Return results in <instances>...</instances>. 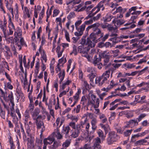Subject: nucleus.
<instances>
[{
    "label": "nucleus",
    "instance_id": "21",
    "mask_svg": "<svg viewBox=\"0 0 149 149\" xmlns=\"http://www.w3.org/2000/svg\"><path fill=\"white\" fill-rule=\"evenodd\" d=\"M3 50L5 56L9 58L11 56V53L10 49L7 45H4V47Z\"/></svg>",
    "mask_w": 149,
    "mask_h": 149
},
{
    "label": "nucleus",
    "instance_id": "22",
    "mask_svg": "<svg viewBox=\"0 0 149 149\" xmlns=\"http://www.w3.org/2000/svg\"><path fill=\"white\" fill-rule=\"evenodd\" d=\"M125 22V20L123 19H118L116 21L114 19L112 21L113 23L114 24L116 28L119 27L120 25L124 23Z\"/></svg>",
    "mask_w": 149,
    "mask_h": 149
},
{
    "label": "nucleus",
    "instance_id": "35",
    "mask_svg": "<svg viewBox=\"0 0 149 149\" xmlns=\"http://www.w3.org/2000/svg\"><path fill=\"white\" fill-rule=\"evenodd\" d=\"M16 95L17 96V102H19V99L21 97V99L22 101L24 100V97L23 93L21 92H17Z\"/></svg>",
    "mask_w": 149,
    "mask_h": 149
},
{
    "label": "nucleus",
    "instance_id": "29",
    "mask_svg": "<svg viewBox=\"0 0 149 149\" xmlns=\"http://www.w3.org/2000/svg\"><path fill=\"white\" fill-rule=\"evenodd\" d=\"M63 49H61L60 45H58L56 48V52L57 53L58 57H60L61 56L63 52Z\"/></svg>",
    "mask_w": 149,
    "mask_h": 149
},
{
    "label": "nucleus",
    "instance_id": "49",
    "mask_svg": "<svg viewBox=\"0 0 149 149\" xmlns=\"http://www.w3.org/2000/svg\"><path fill=\"white\" fill-rule=\"evenodd\" d=\"M70 142L71 140H67L63 143L62 146L63 148H67L70 145Z\"/></svg>",
    "mask_w": 149,
    "mask_h": 149
},
{
    "label": "nucleus",
    "instance_id": "31",
    "mask_svg": "<svg viewBox=\"0 0 149 149\" xmlns=\"http://www.w3.org/2000/svg\"><path fill=\"white\" fill-rule=\"evenodd\" d=\"M8 98V100L10 101V102L12 105V106L13 107L14 105V102L13 94L12 91H10V93L9 94Z\"/></svg>",
    "mask_w": 149,
    "mask_h": 149
},
{
    "label": "nucleus",
    "instance_id": "59",
    "mask_svg": "<svg viewBox=\"0 0 149 149\" xmlns=\"http://www.w3.org/2000/svg\"><path fill=\"white\" fill-rule=\"evenodd\" d=\"M60 12V10L58 9L54 10L53 14V17H55L57 16L59 13Z\"/></svg>",
    "mask_w": 149,
    "mask_h": 149
},
{
    "label": "nucleus",
    "instance_id": "44",
    "mask_svg": "<svg viewBox=\"0 0 149 149\" xmlns=\"http://www.w3.org/2000/svg\"><path fill=\"white\" fill-rule=\"evenodd\" d=\"M97 123V119L95 118L93 119L91 121V124L92 125V129L93 130H95L96 128V125Z\"/></svg>",
    "mask_w": 149,
    "mask_h": 149
},
{
    "label": "nucleus",
    "instance_id": "62",
    "mask_svg": "<svg viewBox=\"0 0 149 149\" xmlns=\"http://www.w3.org/2000/svg\"><path fill=\"white\" fill-rule=\"evenodd\" d=\"M132 131V129L126 130L124 132V135L126 136H130L131 134Z\"/></svg>",
    "mask_w": 149,
    "mask_h": 149
},
{
    "label": "nucleus",
    "instance_id": "19",
    "mask_svg": "<svg viewBox=\"0 0 149 149\" xmlns=\"http://www.w3.org/2000/svg\"><path fill=\"white\" fill-rule=\"evenodd\" d=\"M97 41L96 39L95 41H93L90 38H88L87 39V41L86 42V46L87 47H89V49L90 48L94 47L95 46V43L97 42Z\"/></svg>",
    "mask_w": 149,
    "mask_h": 149
},
{
    "label": "nucleus",
    "instance_id": "10",
    "mask_svg": "<svg viewBox=\"0 0 149 149\" xmlns=\"http://www.w3.org/2000/svg\"><path fill=\"white\" fill-rule=\"evenodd\" d=\"M132 79L131 77L127 78H123L119 79V82L120 83H124L123 84L126 85L128 88H130V80Z\"/></svg>",
    "mask_w": 149,
    "mask_h": 149
},
{
    "label": "nucleus",
    "instance_id": "46",
    "mask_svg": "<svg viewBox=\"0 0 149 149\" xmlns=\"http://www.w3.org/2000/svg\"><path fill=\"white\" fill-rule=\"evenodd\" d=\"M136 7H132L129 10L128 12L127 13L125 14V17H129L130 15L131 12L132 10H135V9H136Z\"/></svg>",
    "mask_w": 149,
    "mask_h": 149
},
{
    "label": "nucleus",
    "instance_id": "20",
    "mask_svg": "<svg viewBox=\"0 0 149 149\" xmlns=\"http://www.w3.org/2000/svg\"><path fill=\"white\" fill-rule=\"evenodd\" d=\"M54 140V137L51 134L47 138L45 139L44 140V143L45 145H47L48 144H51Z\"/></svg>",
    "mask_w": 149,
    "mask_h": 149
},
{
    "label": "nucleus",
    "instance_id": "55",
    "mask_svg": "<svg viewBox=\"0 0 149 149\" xmlns=\"http://www.w3.org/2000/svg\"><path fill=\"white\" fill-rule=\"evenodd\" d=\"M137 86L139 87H141L142 86H146L148 88H149V84L148 83L144 82H143L141 83L138 84Z\"/></svg>",
    "mask_w": 149,
    "mask_h": 149
},
{
    "label": "nucleus",
    "instance_id": "25",
    "mask_svg": "<svg viewBox=\"0 0 149 149\" xmlns=\"http://www.w3.org/2000/svg\"><path fill=\"white\" fill-rule=\"evenodd\" d=\"M82 22V21L81 20H78L75 22L74 25L76 29H80L81 27H82L81 26H83V29L84 30H85V24H83L80 26V27H79V26L81 24Z\"/></svg>",
    "mask_w": 149,
    "mask_h": 149
},
{
    "label": "nucleus",
    "instance_id": "30",
    "mask_svg": "<svg viewBox=\"0 0 149 149\" xmlns=\"http://www.w3.org/2000/svg\"><path fill=\"white\" fill-rule=\"evenodd\" d=\"M27 146L28 148L35 149L34 148V141L31 139H28Z\"/></svg>",
    "mask_w": 149,
    "mask_h": 149
},
{
    "label": "nucleus",
    "instance_id": "39",
    "mask_svg": "<svg viewBox=\"0 0 149 149\" xmlns=\"http://www.w3.org/2000/svg\"><path fill=\"white\" fill-rule=\"evenodd\" d=\"M22 9L23 10V12L24 15H26L29 18L30 17V15L29 10L27 7L25 6L24 9L23 7L22 6Z\"/></svg>",
    "mask_w": 149,
    "mask_h": 149
},
{
    "label": "nucleus",
    "instance_id": "4",
    "mask_svg": "<svg viewBox=\"0 0 149 149\" xmlns=\"http://www.w3.org/2000/svg\"><path fill=\"white\" fill-rule=\"evenodd\" d=\"M83 127V126L81 124H79L76 125V129H75V130H71L70 136L71 137L74 138L77 137L79 135L80 131Z\"/></svg>",
    "mask_w": 149,
    "mask_h": 149
},
{
    "label": "nucleus",
    "instance_id": "63",
    "mask_svg": "<svg viewBox=\"0 0 149 149\" xmlns=\"http://www.w3.org/2000/svg\"><path fill=\"white\" fill-rule=\"evenodd\" d=\"M146 116L145 113L142 114L140 115L139 117L136 119L138 122H140L143 118Z\"/></svg>",
    "mask_w": 149,
    "mask_h": 149
},
{
    "label": "nucleus",
    "instance_id": "12",
    "mask_svg": "<svg viewBox=\"0 0 149 149\" xmlns=\"http://www.w3.org/2000/svg\"><path fill=\"white\" fill-rule=\"evenodd\" d=\"M110 0H103V1H100L97 5V10L94 13V15L98 13L100 9L102 10H104V3L106 2H109Z\"/></svg>",
    "mask_w": 149,
    "mask_h": 149
},
{
    "label": "nucleus",
    "instance_id": "1",
    "mask_svg": "<svg viewBox=\"0 0 149 149\" xmlns=\"http://www.w3.org/2000/svg\"><path fill=\"white\" fill-rule=\"evenodd\" d=\"M99 24L97 23L88 26L86 29V31L87 32L89 29H92L94 33H92L90 35V38L93 41H95L98 36V34L101 33L100 30L98 28Z\"/></svg>",
    "mask_w": 149,
    "mask_h": 149
},
{
    "label": "nucleus",
    "instance_id": "47",
    "mask_svg": "<svg viewBox=\"0 0 149 149\" xmlns=\"http://www.w3.org/2000/svg\"><path fill=\"white\" fill-rule=\"evenodd\" d=\"M117 85L116 83H115L113 80H112L110 81V84L108 86V88L110 90L113 87Z\"/></svg>",
    "mask_w": 149,
    "mask_h": 149
},
{
    "label": "nucleus",
    "instance_id": "33",
    "mask_svg": "<svg viewBox=\"0 0 149 149\" xmlns=\"http://www.w3.org/2000/svg\"><path fill=\"white\" fill-rule=\"evenodd\" d=\"M35 69L34 71V74L35 76H37L39 70L40 63L39 61H38L36 64L35 66Z\"/></svg>",
    "mask_w": 149,
    "mask_h": 149
},
{
    "label": "nucleus",
    "instance_id": "52",
    "mask_svg": "<svg viewBox=\"0 0 149 149\" xmlns=\"http://www.w3.org/2000/svg\"><path fill=\"white\" fill-rule=\"evenodd\" d=\"M110 40L114 43H116L120 41V39H119V38L117 37H115L114 38H111Z\"/></svg>",
    "mask_w": 149,
    "mask_h": 149
},
{
    "label": "nucleus",
    "instance_id": "58",
    "mask_svg": "<svg viewBox=\"0 0 149 149\" xmlns=\"http://www.w3.org/2000/svg\"><path fill=\"white\" fill-rule=\"evenodd\" d=\"M65 39L68 42H70V39L69 37V34L67 31L65 30Z\"/></svg>",
    "mask_w": 149,
    "mask_h": 149
},
{
    "label": "nucleus",
    "instance_id": "51",
    "mask_svg": "<svg viewBox=\"0 0 149 149\" xmlns=\"http://www.w3.org/2000/svg\"><path fill=\"white\" fill-rule=\"evenodd\" d=\"M75 16V13L73 12H71L68 15L67 18L68 20H70L71 19L74 18Z\"/></svg>",
    "mask_w": 149,
    "mask_h": 149
},
{
    "label": "nucleus",
    "instance_id": "60",
    "mask_svg": "<svg viewBox=\"0 0 149 149\" xmlns=\"http://www.w3.org/2000/svg\"><path fill=\"white\" fill-rule=\"evenodd\" d=\"M61 18L60 17L56 18V21L60 26L61 28H62V24H61Z\"/></svg>",
    "mask_w": 149,
    "mask_h": 149
},
{
    "label": "nucleus",
    "instance_id": "56",
    "mask_svg": "<svg viewBox=\"0 0 149 149\" xmlns=\"http://www.w3.org/2000/svg\"><path fill=\"white\" fill-rule=\"evenodd\" d=\"M95 76V74L93 72L91 73L90 74H88L87 76V77L89 78L90 81H93V79Z\"/></svg>",
    "mask_w": 149,
    "mask_h": 149
},
{
    "label": "nucleus",
    "instance_id": "8",
    "mask_svg": "<svg viewBox=\"0 0 149 149\" xmlns=\"http://www.w3.org/2000/svg\"><path fill=\"white\" fill-rule=\"evenodd\" d=\"M19 61L20 63V69L22 72H24L23 68L22 67V61L24 63V66L26 68H27L28 66L29 62L27 64H26L25 56H24L23 59L22 56V55H19Z\"/></svg>",
    "mask_w": 149,
    "mask_h": 149
},
{
    "label": "nucleus",
    "instance_id": "11",
    "mask_svg": "<svg viewBox=\"0 0 149 149\" xmlns=\"http://www.w3.org/2000/svg\"><path fill=\"white\" fill-rule=\"evenodd\" d=\"M56 73L59 72L58 74V78L59 79V82L60 84H61L62 81L64 79L65 77V71L64 69H61V68H60V70L58 71L57 72L56 71Z\"/></svg>",
    "mask_w": 149,
    "mask_h": 149
},
{
    "label": "nucleus",
    "instance_id": "6",
    "mask_svg": "<svg viewBox=\"0 0 149 149\" xmlns=\"http://www.w3.org/2000/svg\"><path fill=\"white\" fill-rule=\"evenodd\" d=\"M101 56L104 58V65L105 66L106 68L108 67L111 65L109 62V53L107 51H105L101 54Z\"/></svg>",
    "mask_w": 149,
    "mask_h": 149
},
{
    "label": "nucleus",
    "instance_id": "61",
    "mask_svg": "<svg viewBox=\"0 0 149 149\" xmlns=\"http://www.w3.org/2000/svg\"><path fill=\"white\" fill-rule=\"evenodd\" d=\"M139 137V136L138 133L132 135L131 137V140L132 141H135V139L136 138H138Z\"/></svg>",
    "mask_w": 149,
    "mask_h": 149
},
{
    "label": "nucleus",
    "instance_id": "43",
    "mask_svg": "<svg viewBox=\"0 0 149 149\" xmlns=\"http://www.w3.org/2000/svg\"><path fill=\"white\" fill-rule=\"evenodd\" d=\"M24 88H26L28 86V91H29L30 90V84H28V83L27 79H24Z\"/></svg>",
    "mask_w": 149,
    "mask_h": 149
},
{
    "label": "nucleus",
    "instance_id": "27",
    "mask_svg": "<svg viewBox=\"0 0 149 149\" xmlns=\"http://www.w3.org/2000/svg\"><path fill=\"white\" fill-rule=\"evenodd\" d=\"M8 27L9 29L8 34L10 35H13V30H15V27L13 22H10L8 24Z\"/></svg>",
    "mask_w": 149,
    "mask_h": 149
},
{
    "label": "nucleus",
    "instance_id": "7",
    "mask_svg": "<svg viewBox=\"0 0 149 149\" xmlns=\"http://www.w3.org/2000/svg\"><path fill=\"white\" fill-rule=\"evenodd\" d=\"M118 139V136L114 131L109 132V136L107 139V142L108 144H112L114 142L116 141Z\"/></svg>",
    "mask_w": 149,
    "mask_h": 149
},
{
    "label": "nucleus",
    "instance_id": "9",
    "mask_svg": "<svg viewBox=\"0 0 149 149\" xmlns=\"http://www.w3.org/2000/svg\"><path fill=\"white\" fill-rule=\"evenodd\" d=\"M148 66L146 67L144 69L139 71H135L131 72H129L125 74L126 75L128 76H134L138 74V75H140L144 73L146 71L148 72L149 70H148Z\"/></svg>",
    "mask_w": 149,
    "mask_h": 149
},
{
    "label": "nucleus",
    "instance_id": "3",
    "mask_svg": "<svg viewBox=\"0 0 149 149\" xmlns=\"http://www.w3.org/2000/svg\"><path fill=\"white\" fill-rule=\"evenodd\" d=\"M111 70H109L104 73L101 76L97 77L95 79V83L99 86H102L109 77Z\"/></svg>",
    "mask_w": 149,
    "mask_h": 149
},
{
    "label": "nucleus",
    "instance_id": "28",
    "mask_svg": "<svg viewBox=\"0 0 149 149\" xmlns=\"http://www.w3.org/2000/svg\"><path fill=\"white\" fill-rule=\"evenodd\" d=\"M147 139H146V138L143 139H142L137 141L136 142V144L137 145H149V143L147 142L146 140Z\"/></svg>",
    "mask_w": 149,
    "mask_h": 149
},
{
    "label": "nucleus",
    "instance_id": "37",
    "mask_svg": "<svg viewBox=\"0 0 149 149\" xmlns=\"http://www.w3.org/2000/svg\"><path fill=\"white\" fill-rule=\"evenodd\" d=\"M9 35H10L8 34V33L4 35L3 37L5 38V40L7 42L10 43L13 40V37H8Z\"/></svg>",
    "mask_w": 149,
    "mask_h": 149
},
{
    "label": "nucleus",
    "instance_id": "53",
    "mask_svg": "<svg viewBox=\"0 0 149 149\" xmlns=\"http://www.w3.org/2000/svg\"><path fill=\"white\" fill-rule=\"evenodd\" d=\"M61 145V142L60 141H55L54 142L53 146L54 148H56Z\"/></svg>",
    "mask_w": 149,
    "mask_h": 149
},
{
    "label": "nucleus",
    "instance_id": "41",
    "mask_svg": "<svg viewBox=\"0 0 149 149\" xmlns=\"http://www.w3.org/2000/svg\"><path fill=\"white\" fill-rule=\"evenodd\" d=\"M132 7H136V8L135 10H132V11H133V12L131 13V14L132 15H135V16H137L138 17V16L141 14V12L140 11L136 10L138 9V7L137 6H132Z\"/></svg>",
    "mask_w": 149,
    "mask_h": 149
},
{
    "label": "nucleus",
    "instance_id": "18",
    "mask_svg": "<svg viewBox=\"0 0 149 149\" xmlns=\"http://www.w3.org/2000/svg\"><path fill=\"white\" fill-rule=\"evenodd\" d=\"M96 96L91 93H89L88 95V103L89 104L94 105Z\"/></svg>",
    "mask_w": 149,
    "mask_h": 149
},
{
    "label": "nucleus",
    "instance_id": "45",
    "mask_svg": "<svg viewBox=\"0 0 149 149\" xmlns=\"http://www.w3.org/2000/svg\"><path fill=\"white\" fill-rule=\"evenodd\" d=\"M54 61H52L51 63L50 64V72L52 76L54 75Z\"/></svg>",
    "mask_w": 149,
    "mask_h": 149
},
{
    "label": "nucleus",
    "instance_id": "13",
    "mask_svg": "<svg viewBox=\"0 0 149 149\" xmlns=\"http://www.w3.org/2000/svg\"><path fill=\"white\" fill-rule=\"evenodd\" d=\"M138 122L137 119H134L130 120L129 121L125 122L127 127L132 128L138 125Z\"/></svg>",
    "mask_w": 149,
    "mask_h": 149
},
{
    "label": "nucleus",
    "instance_id": "57",
    "mask_svg": "<svg viewBox=\"0 0 149 149\" xmlns=\"http://www.w3.org/2000/svg\"><path fill=\"white\" fill-rule=\"evenodd\" d=\"M83 74L82 71L80 70H79V77L81 81H83L84 79L83 77Z\"/></svg>",
    "mask_w": 149,
    "mask_h": 149
},
{
    "label": "nucleus",
    "instance_id": "16",
    "mask_svg": "<svg viewBox=\"0 0 149 149\" xmlns=\"http://www.w3.org/2000/svg\"><path fill=\"white\" fill-rule=\"evenodd\" d=\"M93 146L94 147V149L97 148L98 149H101V147L100 145L101 143V141L100 139L98 137H97L94 139L93 140Z\"/></svg>",
    "mask_w": 149,
    "mask_h": 149
},
{
    "label": "nucleus",
    "instance_id": "15",
    "mask_svg": "<svg viewBox=\"0 0 149 149\" xmlns=\"http://www.w3.org/2000/svg\"><path fill=\"white\" fill-rule=\"evenodd\" d=\"M66 61V58L64 57H62L58 60V63L56 68L55 71L57 72L60 70V68H61V66L63 67V64Z\"/></svg>",
    "mask_w": 149,
    "mask_h": 149
},
{
    "label": "nucleus",
    "instance_id": "5",
    "mask_svg": "<svg viewBox=\"0 0 149 149\" xmlns=\"http://www.w3.org/2000/svg\"><path fill=\"white\" fill-rule=\"evenodd\" d=\"M42 118L41 116H38L36 120V123L38 130H39L41 132V134L45 130L44 123L42 121Z\"/></svg>",
    "mask_w": 149,
    "mask_h": 149
},
{
    "label": "nucleus",
    "instance_id": "40",
    "mask_svg": "<svg viewBox=\"0 0 149 149\" xmlns=\"http://www.w3.org/2000/svg\"><path fill=\"white\" fill-rule=\"evenodd\" d=\"M81 93V90L80 89H78L77 92L73 96V98L74 101H78L79 99V95Z\"/></svg>",
    "mask_w": 149,
    "mask_h": 149
},
{
    "label": "nucleus",
    "instance_id": "17",
    "mask_svg": "<svg viewBox=\"0 0 149 149\" xmlns=\"http://www.w3.org/2000/svg\"><path fill=\"white\" fill-rule=\"evenodd\" d=\"M53 137H56L58 139H61L63 138L62 135L61 134L58 128L55 129L54 132L51 134Z\"/></svg>",
    "mask_w": 149,
    "mask_h": 149
},
{
    "label": "nucleus",
    "instance_id": "14",
    "mask_svg": "<svg viewBox=\"0 0 149 149\" xmlns=\"http://www.w3.org/2000/svg\"><path fill=\"white\" fill-rule=\"evenodd\" d=\"M6 24L7 22L5 19L3 22H0V28L3 32V35L8 33L7 29Z\"/></svg>",
    "mask_w": 149,
    "mask_h": 149
},
{
    "label": "nucleus",
    "instance_id": "2",
    "mask_svg": "<svg viewBox=\"0 0 149 149\" xmlns=\"http://www.w3.org/2000/svg\"><path fill=\"white\" fill-rule=\"evenodd\" d=\"M71 80L68 79L60 86L59 91L60 93L59 95V97H61L63 96L66 95L67 93L69 91V87L68 86L71 83Z\"/></svg>",
    "mask_w": 149,
    "mask_h": 149
},
{
    "label": "nucleus",
    "instance_id": "32",
    "mask_svg": "<svg viewBox=\"0 0 149 149\" xmlns=\"http://www.w3.org/2000/svg\"><path fill=\"white\" fill-rule=\"evenodd\" d=\"M97 133L99 136L101 138L102 141H104L106 137V135H104L103 131L100 130H99L97 131Z\"/></svg>",
    "mask_w": 149,
    "mask_h": 149
},
{
    "label": "nucleus",
    "instance_id": "48",
    "mask_svg": "<svg viewBox=\"0 0 149 149\" xmlns=\"http://www.w3.org/2000/svg\"><path fill=\"white\" fill-rule=\"evenodd\" d=\"M97 56L95 55L94 57V60L93 61V63L95 66H96L97 64L100 63V57L96 58Z\"/></svg>",
    "mask_w": 149,
    "mask_h": 149
},
{
    "label": "nucleus",
    "instance_id": "54",
    "mask_svg": "<svg viewBox=\"0 0 149 149\" xmlns=\"http://www.w3.org/2000/svg\"><path fill=\"white\" fill-rule=\"evenodd\" d=\"M88 52H84L81 53L82 55L84 57L87 58L88 60V61H90L91 59V57L90 56H89L87 53Z\"/></svg>",
    "mask_w": 149,
    "mask_h": 149
},
{
    "label": "nucleus",
    "instance_id": "36",
    "mask_svg": "<svg viewBox=\"0 0 149 149\" xmlns=\"http://www.w3.org/2000/svg\"><path fill=\"white\" fill-rule=\"evenodd\" d=\"M80 29H77L78 32H75L74 33V35L75 36H81L83 33V32L85 30L83 29V26H81Z\"/></svg>",
    "mask_w": 149,
    "mask_h": 149
},
{
    "label": "nucleus",
    "instance_id": "64",
    "mask_svg": "<svg viewBox=\"0 0 149 149\" xmlns=\"http://www.w3.org/2000/svg\"><path fill=\"white\" fill-rule=\"evenodd\" d=\"M84 148L85 149H94L93 146H90V144L88 143L84 145Z\"/></svg>",
    "mask_w": 149,
    "mask_h": 149
},
{
    "label": "nucleus",
    "instance_id": "34",
    "mask_svg": "<svg viewBox=\"0 0 149 149\" xmlns=\"http://www.w3.org/2000/svg\"><path fill=\"white\" fill-rule=\"evenodd\" d=\"M100 125L101 127L104 130L105 134H107L110 130L109 126L107 125H103L102 123L100 124Z\"/></svg>",
    "mask_w": 149,
    "mask_h": 149
},
{
    "label": "nucleus",
    "instance_id": "38",
    "mask_svg": "<svg viewBox=\"0 0 149 149\" xmlns=\"http://www.w3.org/2000/svg\"><path fill=\"white\" fill-rule=\"evenodd\" d=\"M99 118L103 123H105L107 121V119L105 115L102 113H100L99 114Z\"/></svg>",
    "mask_w": 149,
    "mask_h": 149
},
{
    "label": "nucleus",
    "instance_id": "24",
    "mask_svg": "<svg viewBox=\"0 0 149 149\" xmlns=\"http://www.w3.org/2000/svg\"><path fill=\"white\" fill-rule=\"evenodd\" d=\"M78 51L80 53L88 52L89 50V48L86 46H79L78 48Z\"/></svg>",
    "mask_w": 149,
    "mask_h": 149
},
{
    "label": "nucleus",
    "instance_id": "50",
    "mask_svg": "<svg viewBox=\"0 0 149 149\" xmlns=\"http://www.w3.org/2000/svg\"><path fill=\"white\" fill-rule=\"evenodd\" d=\"M11 82L10 81L7 83H5L4 85L5 88H8L10 90H12L13 88V87L11 84Z\"/></svg>",
    "mask_w": 149,
    "mask_h": 149
},
{
    "label": "nucleus",
    "instance_id": "42",
    "mask_svg": "<svg viewBox=\"0 0 149 149\" xmlns=\"http://www.w3.org/2000/svg\"><path fill=\"white\" fill-rule=\"evenodd\" d=\"M40 58L41 63H45L47 61V56L45 53L42 54Z\"/></svg>",
    "mask_w": 149,
    "mask_h": 149
},
{
    "label": "nucleus",
    "instance_id": "26",
    "mask_svg": "<svg viewBox=\"0 0 149 149\" xmlns=\"http://www.w3.org/2000/svg\"><path fill=\"white\" fill-rule=\"evenodd\" d=\"M85 7H82L81 4H79L74 7V11L77 12L83 11L85 10Z\"/></svg>",
    "mask_w": 149,
    "mask_h": 149
},
{
    "label": "nucleus",
    "instance_id": "23",
    "mask_svg": "<svg viewBox=\"0 0 149 149\" xmlns=\"http://www.w3.org/2000/svg\"><path fill=\"white\" fill-rule=\"evenodd\" d=\"M15 32L14 36L15 37L17 38H21L22 35V31L21 29L19 27H17L14 30Z\"/></svg>",
    "mask_w": 149,
    "mask_h": 149
}]
</instances>
